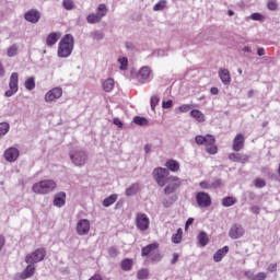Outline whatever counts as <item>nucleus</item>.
Masks as SVG:
<instances>
[{"label": "nucleus", "mask_w": 280, "mask_h": 280, "mask_svg": "<svg viewBox=\"0 0 280 280\" xmlns=\"http://www.w3.org/2000/svg\"><path fill=\"white\" fill-rule=\"evenodd\" d=\"M75 45V39L73 38V35L66 34L58 45V51L57 55L59 58H69L71 54H73V47Z\"/></svg>", "instance_id": "nucleus-1"}, {"label": "nucleus", "mask_w": 280, "mask_h": 280, "mask_svg": "<svg viewBox=\"0 0 280 280\" xmlns=\"http://www.w3.org/2000/svg\"><path fill=\"white\" fill-rule=\"evenodd\" d=\"M195 141L197 145H206V152H208V154H218L215 137L211 135L196 136Z\"/></svg>", "instance_id": "nucleus-2"}, {"label": "nucleus", "mask_w": 280, "mask_h": 280, "mask_svg": "<svg viewBox=\"0 0 280 280\" xmlns=\"http://www.w3.org/2000/svg\"><path fill=\"white\" fill-rule=\"evenodd\" d=\"M70 161L77 167H84L89 161V151L82 149H72L69 152Z\"/></svg>", "instance_id": "nucleus-3"}, {"label": "nucleus", "mask_w": 280, "mask_h": 280, "mask_svg": "<svg viewBox=\"0 0 280 280\" xmlns=\"http://www.w3.org/2000/svg\"><path fill=\"white\" fill-rule=\"evenodd\" d=\"M56 187H57L56 182L51 179H44L38 183H35L32 189L34 194L45 195V194H51V191H54Z\"/></svg>", "instance_id": "nucleus-4"}, {"label": "nucleus", "mask_w": 280, "mask_h": 280, "mask_svg": "<svg viewBox=\"0 0 280 280\" xmlns=\"http://www.w3.org/2000/svg\"><path fill=\"white\" fill-rule=\"evenodd\" d=\"M153 176L159 187H165L173 178V176H170V171L164 167L154 168Z\"/></svg>", "instance_id": "nucleus-5"}, {"label": "nucleus", "mask_w": 280, "mask_h": 280, "mask_svg": "<svg viewBox=\"0 0 280 280\" xmlns=\"http://www.w3.org/2000/svg\"><path fill=\"white\" fill-rule=\"evenodd\" d=\"M142 257H150L152 261H161L162 257L159 253V243L149 244L141 249Z\"/></svg>", "instance_id": "nucleus-6"}, {"label": "nucleus", "mask_w": 280, "mask_h": 280, "mask_svg": "<svg viewBox=\"0 0 280 280\" xmlns=\"http://www.w3.org/2000/svg\"><path fill=\"white\" fill-rule=\"evenodd\" d=\"M46 255H47V250L40 247V248H37L35 252L26 255L25 261L27 264H38L39 261H43V259H45Z\"/></svg>", "instance_id": "nucleus-7"}, {"label": "nucleus", "mask_w": 280, "mask_h": 280, "mask_svg": "<svg viewBox=\"0 0 280 280\" xmlns=\"http://www.w3.org/2000/svg\"><path fill=\"white\" fill-rule=\"evenodd\" d=\"M10 90L5 91V97H12L15 93H19V72H13L9 81Z\"/></svg>", "instance_id": "nucleus-8"}, {"label": "nucleus", "mask_w": 280, "mask_h": 280, "mask_svg": "<svg viewBox=\"0 0 280 280\" xmlns=\"http://www.w3.org/2000/svg\"><path fill=\"white\" fill-rule=\"evenodd\" d=\"M136 226L139 231H148L150 229V218L145 213H138L136 217Z\"/></svg>", "instance_id": "nucleus-9"}, {"label": "nucleus", "mask_w": 280, "mask_h": 280, "mask_svg": "<svg viewBox=\"0 0 280 280\" xmlns=\"http://www.w3.org/2000/svg\"><path fill=\"white\" fill-rule=\"evenodd\" d=\"M196 200L198 207H200L201 209L211 207V196L205 191L197 192Z\"/></svg>", "instance_id": "nucleus-10"}, {"label": "nucleus", "mask_w": 280, "mask_h": 280, "mask_svg": "<svg viewBox=\"0 0 280 280\" xmlns=\"http://www.w3.org/2000/svg\"><path fill=\"white\" fill-rule=\"evenodd\" d=\"M91 231V221L89 219H80L77 223L78 235H89Z\"/></svg>", "instance_id": "nucleus-11"}, {"label": "nucleus", "mask_w": 280, "mask_h": 280, "mask_svg": "<svg viewBox=\"0 0 280 280\" xmlns=\"http://www.w3.org/2000/svg\"><path fill=\"white\" fill-rule=\"evenodd\" d=\"M178 187H180V178L173 176L171 180L166 184V187L164 188V194L166 196H170V194L176 192Z\"/></svg>", "instance_id": "nucleus-12"}, {"label": "nucleus", "mask_w": 280, "mask_h": 280, "mask_svg": "<svg viewBox=\"0 0 280 280\" xmlns=\"http://www.w3.org/2000/svg\"><path fill=\"white\" fill-rule=\"evenodd\" d=\"M40 16H42L40 11L36 9H31L24 14L25 21L33 24L38 23L40 21Z\"/></svg>", "instance_id": "nucleus-13"}, {"label": "nucleus", "mask_w": 280, "mask_h": 280, "mask_svg": "<svg viewBox=\"0 0 280 280\" xmlns=\"http://www.w3.org/2000/svg\"><path fill=\"white\" fill-rule=\"evenodd\" d=\"M62 97V88H54L45 95V102H54V100H60Z\"/></svg>", "instance_id": "nucleus-14"}, {"label": "nucleus", "mask_w": 280, "mask_h": 280, "mask_svg": "<svg viewBox=\"0 0 280 280\" xmlns=\"http://www.w3.org/2000/svg\"><path fill=\"white\" fill-rule=\"evenodd\" d=\"M229 236L231 240H240V237L244 236V228L240 224H234L229 231Z\"/></svg>", "instance_id": "nucleus-15"}, {"label": "nucleus", "mask_w": 280, "mask_h": 280, "mask_svg": "<svg viewBox=\"0 0 280 280\" xmlns=\"http://www.w3.org/2000/svg\"><path fill=\"white\" fill-rule=\"evenodd\" d=\"M19 149L11 147L4 151V159L9 163H14L19 159Z\"/></svg>", "instance_id": "nucleus-16"}, {"label": "nucleus", "mask_w": 280, "mask_h": 280, "mask_svg": "<svg viewBox=\"0 0 280 280\" xmlns=\"http://www.w3.org/2000/svg\"><path fill=\"white\" fill-rule=\"evenodd\" d=\"M244 141H246V138L242 133L236 135L233 140V151L240 152L244 150Z\"/></svg>", "instance_id": "nucleus-17"}, {"label": "nucleus", "mask_w": 280, "mask_h": 280, "mask_svg": "<svg viewBox=\"0 0 280 280\" xmlns=\"http://www.w3.org/2000/svg\"><path fill=\"white\" fill-rule=\"evenodd\" d=\"M66 202H67V192L61 191L55 195V198L52 201V205L55 207H58V208L65 207Z\"/></svg>", "instance_id": "nucleus-18"}, {"label": "nucleus", "mask_w": 280, "mask_h": 280, "mask_svg": "<svg viewBox=\"0 0 280 280\" xmlns=\"http://www.w3.org/2000/svg\"><path fill=\"white\" fill-rule=\"evenodd\" d=\"M229 159L234 163H248V159L250 158L244 153H230Z\"/></svg>", "instance_id": "nucleus-19"}, {"label": "nucleus", "mask_w": 280, "mask_h": 280, "mask_svg": "<svg viewBox=\"0 0 280 280\" xmlns=\"http://www.w3.org/2000/svg\"><path fill=\"white\" fill-rule=\"evenodd\" d=\"M150 73H152V70L150 69V67L148 66L142 67L137 75L139 82L144 83L145 80L150 78Z\"/></svg>", "instance_id": "nucleus-20"}, {"label": "nucleus", "mask_w": 280, "mask_h": 280, "mask_svg": "<svg viewBox=\"0 0 280 280\" xmlns=\"http://www.w3.org/2000/svg\"><path fill=\"white\" fill-rule=\"evenodd\" d=\"M228 254H229V246H224L223 248L215 252L213 256V260L217 264H219V261H222V259H224V257H226Z\"/></svg>", "instance_id": "nucleus-21"}, {"label": "nucleus", "mask_w": 280, "mask_h": 280, "mask_svg": "<svg viewBox=\"0 0 280 280\" xmlns=\"http://www.w3.org/2000/svg\"><path fill=\"white\" fill-rule=\"evenodd\" d=\"M219 78L225 85L231 84V72H229V69H220Z\"/></svg>", "instance_id": "nucleus-22"}, {"label": "nucleus", "mask_w": 280, "mask_h": 280, "mask_svg": "<svg viewBox=\"0 0 280 280\" xmlns=\"http://www.w3.org/2000/svg\"><path fill=\"white\" fill-rule=\"evenodd\" d=\"M60 38V33L52 32L50 33L46 38V45L47 47H54L58 43Z\"/></svg>", "instance_id": "nucleus-23"}, {"label": "nucleus", "mask_w": 280, "mask_h": 280, "mask_svg": "<svg viewBox=\"0 0 280 280\" xmlns=\"http://www.w3.org/2000/svg\"><path fill=\"white\" fill-rule=\"evenodd\" d=\"M36 267H34V264H28L22 275V279H30L31 277H34Z\"/></svg>", "instance_id": "nucleus-24"}, {"label": "nucleus", "mask_w": 280, "mask_h": 280, "mask_svg": "<svg viewBox=\"0 0 280 280\" xmlns=\"http://www.w3.org/2000/svg\"><path fill=\"white\" fill-rule=\"evenodd\" d=\"M102 19H104V14H98V13H91L86 16V21H88V23H90V25L100 23V21H102Z\"/></svg>", "instance_id": "nucleus-25"}, {"label": "nucleus", "mask_w": 280, "mask_h": 280, "mask_svg": "<svg viewBox=\"0 0 280 280\" xmlns=\"http://www.w3.org/2000/svg\"><path fill=\"white\" fill-rule=\"evenodd\" d=\"M199 246H207V244H209V234H207V232L202 231L198 234L197 236Z\"/></svg>", "instance_id": "nucleus-26"}, {"label": "nucleus", "mask_w": 280, "mask_h": 280, "mask_svg": "<svg viewBox=\"0 0 280 280\" xmlns=\"http://www.w3.org/2000/svg\"><path fill=\"white\" fill-rule=\"evenodd\" d=\"M190 117H192V119H196V121H198L199 124L205 122V114H202L200 109H192L190 112Z\"/></svg>", "instance_id": "nucleus-27"}, {"label": "nucleus", "mask_w": 280, "mask_h": 280, "mask_svg": "<svg viewBox=\"0 0 280 280\" xmlns=\"http://www.w3.org/2000/svg\"><path fill=\"white\" fill-rule=\"evenodd\" d=\"M113 89H115V80L113 78H108L107 80H105L103 82V90L106 93H110V91H113Z\"/></svg>", "instance_id": "nucleus-28"}, {"label": "nucleus", "mask_w": 280, "mask_h": 280, "mask_svg": "<svg viewBox=\"0 0 280 280\" xmlns=\"http://www.w3.org/2000/svg\"><path fill=\"white\" fill-rule=\"evenodd\" d=\"M165 167H167V170L171 172H178V170H180V164L175 160H168Z\"/></svg>", "instance_id": "nucleus-29"}, {"label": "nucleus", "mask_w": 280, "mask_h": 280, "mask_svg": "<svg viewBox=\"0 0 280 280\" xmlns=\"http://www.w3.org/2000/svg\"><path fill=\"white\" fill-rule=\"evenodd\" d=\"M139 183L132 184L126 189V196H135L139 191Z\"/></svg>", "instance_id": "nucleus-30"}, {"label": "nucleus", "mask_w": 280, "mask_h": 280, "mask_svg": "<svg viewBox=\"0 0 280 280\" xmlns=\"http://www.w3.org/2000/svg\"><path fill=\"white\" fill-rule=\"evenodd\" d=\"M173 244H180L183 242V229H177V232L172 236Z\"/></svg>", "instance_id": "nucleus-31"}, {"label": "nucleus", "mask_w": 280, "mask_h": 280, "mask_svg": "<svg viewBox=\"0 0 280 280\" xmlns=\"http://www.w3.org/2000/svg\"><path fill=\"white\" fill-rule=\"evenodd\" d=\"M117 202V195L113 194L103 200V207H110Z\"/></svg>", "instance_id": "nucleus-32"}, {"label": "nucleus", "mask_w": 280, "mask_h": 280, "mask_svg": "<svg viewBox=\"0 0 280 280\" xmlns=\"http://www.w3.org/2000/svg\"><path fill=\"white\" fill-rule=\"evenodd\" d=\"M237 202V199L235 197H224L222 199V206L223 207H233Z\"/></svg>", "instance_id": "nucleus-33"}, {"label": "nucleus", "mask_w": 280, "mask_h": 280, "mask_svg": "<svg viewBox=\"0 0 280 280\" xmlns=\"http://www.w3.org/2000/svg\"><path fill=\"white\" fill-rule=\"evenodd\" d=\"M167 8V0H160L154 7L153 11L154 12H161Z\"/></svg>", "instance_id": "nucleus-34"}, {"label": "nucleus", "mask_w": 280, "mask_h": 280, "mask_svg": "<svg viewBox=\"0 0 280 280\" xmlns=\"http://www.w3.org/2000/svg\"><path fill=\"white\" fill-rule=\"evenodd\" d=\"M10 132V124L0 122V139Z\"/></svg>", "instance_id": "nucleus-35"}, {"label": "nucleus", "mask_w": 280, "mask_h": 280, "mask_svg": "<svg viewBox=\"0 0 280 280\" xmlns=\"http://www.w3.org/2000/svg\"><path fill=\"white\" fill-rule=\"evenodd\" d=\"M24 84H25V89H27V91H34V89H36V81L34 79V77L28 78Z\"/></svg>", "instance_id": "nucleus-36"}, {"label": "nucleus", "mask_w": 280, "mask_h": 280, "mask_svg": "<svg viewBox=\"0 0 280 280\" xmlns=\"http://www.w3.org/2000/svg\"><path fill=\"white\" fill-rule=\"evenodd\" d=\"M18 54H19V46L16 44H13L7 50V56H9V58H14V56H16Z\"/></svg>", "instance_id": "nucleus-37"}, {"label": "nucleus", "mask_w": 280, "mask_h": 280, "mask_svg": "<svg viewBox=\"0 0 280 280\" xmlns=\"http://www.w3.org/2000/svg\"><path fill=\"white\" fill-rule=\"evenodd\" d=\"M118 62L120 65V67H119L120 71H128V58L127 57L118 58Z\"/></svg>", "instance_id": "nucleus-38"}, {"label": "nucleus", "mask_w": 280, "mask_h": 280, "mask_svg": "<svg viewBox=\"0 0 280 280\" xmlns=\"http://www.w3.org/2000/svg\"><path fill=\"white\" fill-rule=\"evenodd\" d=\"M139 280H145L150 277V271L148 269H140L137 273Z\"/></svg>", "instance_id": "nucleus-39"}, {"label": "nucleus", "mask_w": 280, "mask_h": 280, "mask_svg": "<svg viewBox=\"0 0 280 280\" xmlns=\"http://www.w3.org/2000/svg\"><path fill=\"white\" fill-rule=\"evenodd\" d=\"M133 124H137V126H148V120L145 117L135 116Z\"/></svg>", "instance_id": "nucleus-40"}, {"label": "nucleus", "mask_w": 280, "mask_h": 280, "mask_svg": "<svg viewBox=\"0 0 280 280\" xmlns=\"http://www.w3.org/2000/svg\"><path fill=\"white\" fill-rule=\"evenodd\" d=\"M121 268H122V270H126V271L131 270V268H132V260H130L128 258L122 260Z\"/></svg>", "instance_id": "nucleus-41"}, {"label": "nucleus", "mask_w": 280, "mask_h": 280, "mask_svg": "<svg viewBox=\"0 0 280 280\" xmlns=\"http://www.w3.org/2000/svg\"><path fill=\"white\" fill-rule=\"evenodd\" d=\"M91 36L94 40H103L104 39V33H102L100 31H95V32L91 33Z\"/></svg>", "instance_id": "nucleus-42"}, {"label": "nucleus", "mask_w": 280, "mask_h": 280, "mask_svg": "<svg viewBox=\"0 0 280 280\" xmlns=\"http://www.w3.org/2000/svg\"><path fill=\"white\" fill-rule=\"evenodd\" d=\"M159 102H161V100L159 98V96L153 95V96L151 97L150 104H151V109H152V110H155L156 105L159 104Z\"/></svg>", "instance_id": "nucleus-43"}, {"label": "nucleus", "mask_w": 280, "mask_h": 280, "mask_svg": "<svg viewBox=\"0 0 280 280\" xmlns=\"http://www.w3.org/2000/svg\"><path fill=\"white\" fill-rule=\"evenodd\" d=\"M254 185L255 187H257L258 189H261L264 187H266V180L261 179V178H256L254 180Z\"/></svg>", "instance_id": "nucleus-44"}, {"label": "nucleus", "mask_w": 280, "mask_h": 280, "mask_svg": "<svg viewBox=\"0 0 280 280\" xmlns=\"http://www.w3.org/2000/svg\"><path fill=\"white\" fill-rule=\"evenodd\" d=\"M267 8L268 10H271L272 12H275V10L279 8V4H277V0H271L267 2Z\"/></svg>", "instance_id": "nucleus-45"}, {"label": "nucleus", "mask_w": 280, "mask_h": 280, "mask_svg": "<svg viewBox=\"0 0 280 280\" xmlns=\"http://www.w3.org/2000/svg\"><path fill=\"white\" fill-rule=\"evenodd\" d=\"M192 108V105L184 104L178 107L179 113H189Z\"/></svg>", "instance_id": "nucleus-46"}, {"label": "nucleus", "mask_w": 280, "mask_h": 280, "mask_svg": "<svg viewBox=\"0 0 280 280\" xmlns=\"http://www.w3.org/2000/svg\"><path fill=\"white\" fill-rule=\"evenodd\" d=\"M266 279H268V273H266V272H258L257 275H255L253 277L252 280H266Z\"/></svg>", "instance_id": "nucleus-47"}, {"label": "nucleus", "mask_w": 280, "mask_h": 280, "mask_svg": "<svg viewBox=\"0 0 280 280\" xmlns=\"http://www.w3.org/2000/svg\"><path fill=\"white\" fill-rule=\"evenodd\" d=\"M62 4L66 10H73L74 8V4L71 0H63Z\"/></svg>", "instance_id": "nucleus-48"}, {"label": "nucleus", "mask_w": 280, "mask_h": 280, "mask_svg": "<svg viewBox=\"0 0 280 280\" xmlns=\"http://www.w3.org/2000/svg\"><path fill=\"white\" fill-rule=\"evenodd\" d=\"M211 189H219L222 187V179H215L214 182L210 183Z\"/></svg>", "instance_id": "nucleus-49"}, {"label": "nucleus", "mask_w": 280, "mask_h": 280, "mask_svg": "<svg viewBox=\"0 0 280 280\" xmlns=\"http://www.w3.org/2000/svg\"><path fill=\"white\" fill-rule=\"evenodd\" d=\"M97 10H98V14H103V16H106V14L108 12L106 4H100Z\"/></svg>", "instance_id": "nucleus-50"}, {"label": "nucleus", "mask_w": 280, "mask_h": 280, "mask_svg": "<svg viewBox=\"0 0 280 280\" xmlns=\"http://www.w3.org/2000/svg\"><path fill=\"white\" fill-rule=\"evenodd\" d=\"M153 56L163 58V56H167V51H165V49H159V50L153 51Z\"/></svg>", "instance_id": "nucleus-51"}, {"label": "nucleus", "mask_w": 280, "mask_h": 280, "mask_svg": "<svg viewBox=\"0 0 280 280\" xmlns=\"http://www.w3.org/2000/svg\"><path fill=\"white\" fill-rule=\"evenodd\" d=\"M172 106H174V101H172V100H168V101H163V103H162V108H172Z\"/></svg>", "instance_id": "nucleus-52"}, {"label": "nucleus", "mask_w": 280, "mask_h": 280, "mask_svg": "<svg viewBox=\"0 0 280 280\" xmlns=\"http://www.w3.org/2000/svg\"><path fill=\"white\" fill-rule=\"evenodd\" d=\"M199 187H201V189H211V183L207 180L200 182Z\"/></svg>", "instance_id": "nucleus-53"}, {"label": "nucleus", "mask_w": 280, "mask_h": 280, "mask_svg": "<svg viewBox=\"0 0 280 280\" xmlns=\"http://www.w3.org/2000/svg\"><path fill=\"white\" fill-rule=\"evenodd\" d=\"M250 19H252L253 21H261V20L264 19V16L261 15V13H253V14L250 15Z\"/></svg>", "instance_id": "nucleus-54"}, {"label": "nucleus", "mask_w": 280, "mask_h": 280, "mask_svg": "<svg viewBox=\"0 0 280 280\" xmlns=\"http://www.w3.org/2000/svg\"><path fill=\"white\" fill-rule=\"evenodd\" d=\"M125 47L128 51H135V44L132 42H126Z\"/></svg>", "instance_id": "nucleus-55"}, {"label": "nucleus", "mask_w": 280, "mask_h": 280, "mask_svg": "<svg viewBox=\"0 0 280 280\" xmlns=\"http://www.w3.org/2000/svg\"><path fill=\"white\" fill-rule=\"evenodd\" d=\"M108 255H109V257H113V258L117 257V248L110 247L108 249Z\"/></svg>", "instance_id": "nucleus-56"}, {"label": "nucleus", "mask_w": 280, "mask_h": 280, "mask_svg": "<svg viewBox=\"0 0 280 280\" xmlns=\"http://www.w3.org/2000/svg\"><path fill=\"white\" fill-rule=\"evenodd\" d=\"M250 211L252 213H255V215H259L261 209L259 208V206H252Z\"/></svg>", "instance_id": "nucleus-57"}, {"label": "nucleus", "mask_w": 280, "mask_h": 280, "mask_svg": "<svg viewBox=\"0 0 280 280\" xmlns=\"http://www.w3.org/2000/svg\"><path fill=\"white\" fill-rule=\"evenodd\" d=\"M113 124H114V126H117L119 128H124V122H121V120L119 118H114Z\"/></svg>", "instance_id": "nucleus-58"}, {"label": "nucleus", "mask_w": 280, "mask_h": 280, "mask_svg": "<svg viewBox=\"0 0 280 280\" xmlns=\"http://www.w3.org/2000/svg\"><path fill=\"white\" fill-rule=\"evenodd\" d=\"M3 246H5V236L0 234V253L3 250Z\"/></svg>", "instance_id": "nucleus-59"}, {"label": "nucleus", "mask_w": 280, "mask_h": 280, "mask_svg": "<svg viewBox=\"0 0 280 280\" xmlns=\"http://www.w3.org/2000/svg\"><path fill=\"white\" fill-rule=\"evenodd\" d=\"M268 272H277V264H271L267 268Z\"/></svg>", "instance_id": "nucleus-60"}, {"label": "nucleus", "mask_w": 280, "mask_h": 280, "mask_svg": "<svg viewBox=\"0 0 280 280\" xmlns=\"http://www.w3.org/2000/svg\"><path fill=\"white\" fill-rule=\"evenodd\" d=\"M179 257L180 255H178L177 253L173 254V259L171 260L172 266H174L178 261Z\"/></svg>", "instance_id": "nucleus-61"}, {"label": "nucleus", "mask_w": 280, "mask_h": 280, "mask_svg": "<svg viewBox=\"0 0 280 280\" xmlns=\"http://www.w3.org/2000/svg\"><path fill=\"white\" fill-rule=\"evenodd\" d=\"M172 205H174V201H170L167 199L163 200V207H165V209H168V207H172Z\"/></svg>", "instance_id": "nucleus-62"}, {"label": "nucleus", "mask_w": 280, "mask_h": 280, "mask_svg": "<svg viewBox=\"0 0 280 280\" xmlns=\"http://www.w3.org/2000/svg\"><path fill=\"white\" fill-rule=\"evenodd\" d=\"M205 38V33H200L196 39H195V43H202V39Z\"/></svg>", "instance_id": "nucleus-63"}, {"label": "nucleus", "mask_w": 280, "mask_h": 280, "mask_svg": "<svg viewBox=\"0 0 280 280\" xmlns=\"http://www.w3.org/2000/svg\"><path fill=\"white\" fill-rule=\"evenodd\" d=\"M89 280H102V276L100 275H94L92 278H90Z\"/></svg>", "instance_id": "nucleus-64"}]
</instances>
